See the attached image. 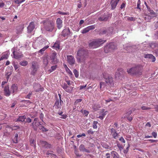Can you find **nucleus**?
Instances as JSON below:
<instances>
[{"mask_svg":"<svg viewBox=\"0 0 158 158\" xmlns=\"http://www.w3.org/2000/svg\"><path fill=\"white\" fill-rule=\"evenodd\" d=\"M143 67L140 64L135 65L130 69H127V72L131 75H134L136 76L141 75L143 72Z\"/></svg>","mask_w":158,"mask_h":158,"instance_id":"f257e3e1","label":"nucleus"},{"mask_svg":"<svg viewBox=\"0 0 158 158\" xmlns=\"http://www.w3.org/2000/svg\"><path fill=\"white\" fill-rule=\"evenodd\" d=\"M88 57L87 52L84 50H79L77 53L76 58L78 63H84Z\"/></svg>","mask_w":158,"mask_h":158,"instance_id":"f03ea898","label":"nucleus"},{"mask_svg":"<svg viewBox=\"0 0 158 158\" xmlns=\"http://www.w3.org/2000/svg\"><path fill=\"white\" fill-rule=\"evenodd\" d=\"M43 24V28L48 31H52L54 29V23L48 19H45L42 21Z\"/></svg>","mask_w":158,"mask_h":158,"instance_id":"7ed1b4c3","label":"nucleus"},{"mask_svg":"<svg viewBox=\"0 0 158 158\" xmlns=\"http://www.w3.org/2000/svg\"><path fill=\"white\" fill-rule=\"evenodd\" d=\"M102 74L106 83L110 87H114V81L113 78L106 72H104Z\"/></svg>","mask_w":158,"mask_h":158,"instance_id":"20e7f679","label":"nucleus"},{"mask_svg":"<svg viewBox=\"0 0 158 158\" xmlns=\"http://www.w3.org/2000/svg\"><path fill=\"white\" fill-rule=\"evenodd\" d=\"M106 41V40H103L101 39H97L90 43L89 44V46L91 48H96L100 46Z\"/></svg>","mask_w":158,"mask_h":158,"instance_id":"39448f33","label":"nucleus"},{"mask_svg":"<svg viewBox=\"0 0 158 158\" xmlns=\"http://www.w3.org/2000/svg\"><path fill=\"white\" fill-rule=\"evenodd\" d=\"M31 64V68L32 69V70L31 71V73L33 75H34L37 71L38 65L37 62L36 61L32 62Z\"/></svg>","mask_w":158,"mask_h":158,"instance_id":"423d86ee","label":"nucleus"},{"mask_svg":"<svg viewBox=\"0 0 158 158\" xmlns=\"http://www.w3.org/2000/svg\"><path fill=\"white\" fill-rule=\"evenodd\" d=\"M62 88L67 92L71 93L73 90V87L68 85L67 84L64 83L62 86Z\"/></svg>","mask_w":158,"mask_h":158,"instance_id":"0eeeda50","label":"nucleus"},{"mask_svg":"<svg viewBox=\"0 0 158 158\" xmlns=\"http://www.w3.org/2000/svg\"><path fill=\"white\" fill-rule=\"evenodd\" d=\"M67 61L70 65H73L74 64L75 60L73 56L72 55H69L67 56Z\"/></svg>","mask_w":158,"mask_h":158,"instance_id":"6e6552de","label":"nucleus"},{"mask_svg":"<svg viewBox=\"0 0 158 158\" xmlns=\"http://www.w3.org/2000/svg\"><path fill=\"white\" fill-rule=\"evenodd\" d=\"M110 135L114 139H116L118 137V134L117 133L115 129L112 128L110 130Z\"/></svg>","mask_w":158,"mask_h":158,"instance_id":"1a4fd4ad","label":"nucleus"},{"mask_svg":"<svg viewBox=\"0 0 158 158\" xmlns=\"http://www.w3.org/2000/svg\"><path fill=\"white\" fill-rule=\"evenodd\" d=\"M34 23L32 22L30 23L29 26L27 27V31L28 33H31L35 28Z\"/></svg>","mask_w":158,"mask_h":158,"instance_id":"9d476101","label":"nucleus"},{"mask_svg":"<svg viewBox=\"0 0 158 158\" xmlns=\"http://www.w3.org/2000/svg\"><path fill=\"white\" fill-rule=\"evenodd\" d=\"M95 27L94 25L89 26L84 29L82 31L81 33L83 34L85 33L89 32L90 30L94 29Z\"/></svg>","mask_w":158,"mask_h":158,"instance_id":"9b49d317","label":"nucleus"},{"mask_svg":"<svg viewBox=\"0 0 158 158\" xmlns=\"http://www.w3.org/2000/svg\"><path fill=\"white\" fill-rule=\"evenodd\" d=\"M56 53L54 51L52 52L50 56V59L51 60L52 63H54L56 60Z\"/></svg>","mask_w":158,"mask_h":158,"instance_id":"f8f14e48","label":"nucleus"},{"mask_svg":"<svg viewBox=\"0 0 158 158\" xmlns=\"http://www.w3.org/2000/svg\"><path fill=\"white\" fill-rule=\"evenodd\" d=\"M33 88L36 92H39L40 91H42L41 90V86L38 83H34L33 84Z\"/></svg>","mask_w":158,"mask_h":158,"instance_id":"ddd939ff","label":"nucleus"},{"mask_svg":"<svg viewBox=\"0 0 158 158\" xmlns=\"http://www.w3.org/2000/svg\"><path fill=\"white\" fill-rule=\"evenodd\" d=\"M123 73V69L122 68L118 69L116 72L115 74V77H119L120 76L122 75Z\"/></svg>","mask_w":158,"mask_h":158,"instance_id":"4468645a","label":"nucleus"},{"mask_svg":"<svg viewBox=\"0 0 158 158\" xmlns=\"http://www.w3.org/2000/svg\"><path fill=\"white\" fill-rule=\"evenodd\" d=\"M40 143L42 146L46 148H50L51 147V144L48 143L47 142L45 141H41Z\"/></svg>","mask_w":158,"mask_h":158,"instance_id":"2eb2a0df","label":"nucleus"},{"mask_svg":"<svg viewBox=\"0 0 158 158\" xmlns=\"http://www.w3.org/2000/svg\"><path fill=\"white\" fill-rule=\"evenodd\" d=\"M57 27L59 29H60L62 26V21L60 18L57 19L56 21Z\"/></svg>","mask_w":158,"mask_h":158,"instance_id":"dca6fc26","label":"nucleus"},{"mask_svg":"<svg viewBox=\"0 0 158 158\" xmlns=\"http://www.w3.org/2000/svg\"><path fill=\"white\" fill-rule=\"evenodd\" d=\"M145 58H148L151 59L152 62H154L156 60L155 57L151 54H147L144 55Z\"/></svg>","mask_w":158,"mask_h":158,"instance_id":"f3484780","label":"nucleus"},{"mask_svg":"<svg viewBox=\"0 0 158 158\" xmlns=\"http://www.w3.org/2000/svg\"><path fill=\"white\" fill-rule=\"evenodd\" d=\"M9 86H6L4 89V93L5 96H9L10 95V93L11 92L10 91L9 89Z\"/></svg>","mask_w":158,"mask_h":158,"instance_id":"a211bd4d","label":"nucleus"},{"mask_svg":"<svg viewBox=\"0 0 158 158\" xmlns=\"http://www.w3.org/2000/svg\"><path fill=\"white\" fill-rule=\"evenodd\" d=\"M119 0H112L111 2L112 9H114L116 7Z\"/></svg>","mask_w":158,"mask_h":158,"instance_id":"6ab92c4d","label":"nucleus"},{"mask_svg":"<svg viewBox=\"0 0 158 158\" xmlns=\"http://www.w3.org/2000/svg\"><path fill=\"white\" fill-rule=\"evenodd\" d=\"M62 35L65 37L70 34V30L69 28H66L64 29L62 32Z\"/></svg>","mask_w":158,"mask_h":158,"instance_id":"aec40b11","label":"nucleus"},{"mask_svg":"<svg viewBox=\"0 0 158 158\" xmlns=\"http://www.w3.org/2000/svg\"><path fill=\"white\" fill-rule=\"evenodd\" d=\"M18 89L17 85L14 84L12 85L10 88V92L12 93L16 92Z\"/></svg>","mask_w":158,"mask_h":158,"instance_id":"412c9836","label":"nucleus"},{"mask_svg":"<svg viewBox=\"0 0 158 158\" xmlns=\"http://www.w3.org/2000/svg\"><path fill=\"white\" fill-rule=\"evenodd\" d=\"M109 45L110 49L111 51L115 50L117 48L116 46L113 43H111L108 44Z\"/></svg>","mask_w":158,"mask_h":158,"instance_id":"4be33fe9","label":"nucleus"},{"mask_svg":"<svg viewBox=\"0 0 158 158\" xmlns=\"http://www.w3.org/2000/svg\"><path fill=\"white\" fill-rule=\"evenodd\" d=\"M13 53L14 58L16 59H18L21 58L22 57V55L20 54L19 53H15V51H13Z\"/></svg>","mask_w":158,"mask_h":158,"instance_id":"5701e85b","label":"nucleus"},{"mask_svg":"<svg viewBox=\"0 0 158 158\" xmlns=\"http://www.w3.org/2000/svg\"><path fill=\"white\" fill-rule=\"evenodd\" d=\"M52 48L56 50L60 49V44L58 41H56L54 45L52 46Z\"/></svg>","mask_w":158,"mask_h":158,"instance_id":"b1692460","label":"nucleus"},{"mask_svg":"<svg viewBox=\"0 0 158 158\" xmlns=\"http://www.w3.org/2000/svg\"><path fill=\"white\" fill-rule=\"evenodd\" d=\"M23 27L21 25H19L16 27V29L17 30V33L19 34L23 30Z\"/></svg>","mask_w":158,"mask_h":158,"instance_id":"393cba45","label":"nucleus"},{"mask_svg":"<svg viewBox=\"0 0 158 158\" xmlns=\"http://www.w3.org/2000/svg\"><path fill=\"white\" fill-rule=\"evenodd\" d=\"M26 119V117L25 115L21 116H19V118L16 120V121L23 122Z\"/></svg>","mask_w":158,"mask_h":158,"instance_id":"a878e982","label":"nucleus"},{"mask_svg":"<svg viewBox=\"0 0 158 158\" xmlns=\"http://www.w3.org/2000/svg\"><path fill=\"white\" fill-rule=\"evenodd\" d=\"M54 106L55 108L58 109L61 107V105L59 104V99H56V101L55 103Z\"/></svg>","mask_w":158,"mask_h":158,"instance_id":"bb28decb","label":"nucleus"},{"mask_svg":"<svg viewBox=\"0 0 158 158\" xmlns=\"http://www.w3.org/2000/svg\"><path fill=\"white\" fill-rule=\"evenodd\" d=\"M111 154L113 158H119L118 154L114 151H112Z\"/></svg>","mask_w":158,"mask_h":158,"instance_id":"cd10ccee","label":"nucleus"},{"mask_svg":"<svg viewBox=\"0 0 158 158\" xmlns=\"http://www.w3.org/2000/svg\"><path fill=\"white\" fill-rule=\"evenodd\" d=\"M107 113L108 111H105V110L103 109L101 110L100 112V114L101 115H102L103 117H104Z\"/></svg>","mask_w":158,"mask_h":158,"instance_id":"c85d7f7f","label":"nucleus"},{"mask_svg":"<svg viewBox=\"0 0 158 158\" xmlns=\"http://www.w3.org/2000/svg\"><path fill=\"white\" fill-rule=\"evenodd\" d=\"M108 19V18L106 16H102L101 17H99L98 19L100 21H106Z\"/></svg>","mask_w":158,"mask_h":158,"instance_id":"c756f323","label":"nucleus"},{"mask_svg":"<svg viewBox=\"0 0 158 158\" xmlns=\"http://www.w3.org/2000/svg\"><path fill=\"white\" fill-rule=\"evenodd\" d=\"M104 51L105 53H108L110 52H111L110 50V49L109 45L108 44H107L104 47Z\"/></svg>","mask_w":158,"mask_h":158,"instance_id":"7c9ffc66","label":"nucleus"},{"mask_svg":"<svg viewBox=\"0 0 158 158\" xmlns=\"http://www.w3.org/2000/svg\"><path fill=\"white\" fill-rule=\"evenodd\" d=\"M8 57V55L7 54H3L0 58V61L2 60L7 59Z\"/></svg>","mask_w":158,"mask_h":158,"instance_id":"2f4dec72","label":"nucleus"},{"mask_svg":"<svg viewBox=\"0 0 158 158\" xmlns=\"http://www.w3.org/2000/svg\"><path fill=\"white\" fill-rule=\"evenodd\" d=\"M30 143L31 145L32 146H35L36 140L34 139H30Z\"/></svg>","mask_w":158,"mask_h":158,"instance_id":"473e14b6","label":"nucleus"},{"mask_svg":"<svg viewBox=\"0 0 158 158\" xmlns=\"http://www.w3.org/2000/svg\"><path fill=\"white\" fill-rule=\"evenodd\" d=\"M100 88L103 91V89L106 86L105 83L104 82H102V81L100 83Z\"/></svg>","mask_w":158,"mask_h":158,"instance_id":"72a5a7b5","label":"nucleus"},{"mask_svg":"<svg viewBox=\"0 0 158 158\" xmlns=\"http://www.w3.org/2000/svg\"><path fill=\"white\" fill-rule=\"evenodd\" d=\"M157 45L158 44L155 43H152L150 44V47L152 49L155 48Z\"/></svg>","mask_w":158,"mask_h":158,"instance_id":"f704fd0d","label":"nucleus"},{"mask_svg":"<svg viewBox=\"0 0 158 158\" xmlns=\"http://www.w3.org/2000/svg\"><path fill=\"white\" fill-rule=\"evenodd\" d=\"M150 12V14L152 15V18L155 17L156 16V13L153 11V10H151L150 11H149Z\"/></svg>","mask_w":158,"mask_h":158,"instance_id":"c9c22d12","label":"nucleus"},{"mask_svg":"<svg viewBox=\"0 0 158 158\" xmlns=\"http://www.w3.org/2000/svg\"><path fill=\"white\" fill-rule=\"evenodd\" d=\"M57 66L56 65L52 66L51 68L48 70L49 71V73H51L54 71L56 68Z\"/></svg>","mask_w":158,"mask_h":158,"instance_id":"e433bc0d","label":"nucleus"},{"mask_svg":"<svg viewBox=\"0 0 158 158\" xmlns=\"http://www.w3.org/2000/svg\"><path fill=\"white\" fill-rule=\"evenodd\" d=\"M28 64V62L26 61H23L20 62V64L23 66H25Z\"/></svg>","mask_w":158,"mask_h":158,"instance_id":"4c0bfd02","label":"nucleus"},{"mask_svg":"<svg viewBox=\"0 0 158 158\" xmlns=\"http://www.w3.org/2000/svg\"><path fill=\"white\" fill-rule=\"evenodd\" d=\"M39 128L42 131H48V130L41 125L39 126Z\"/></svg>","mask_w":158,"mask_h":158,"instance_id":"58836bf2","label":"nucleus"},{"mask_svg":"<svg viewBox=\"0 0 158 158\" xmlns=\"http://www.w3.org/2000/svg\"><path fill=\"white\" fill-rule=\"evenodd\" d=\"M18 136V135L17 134H15V137L13 139V141L14 143H17L18 140L17 138Z\"/></svg>","mask_w":158,"mask_h":158,"instance_id":"ea45409f","label":"nucleus"},{"mask_svg":"<svg viewBox=\"0 0 158 158\" xmlns=\"http://www.w3.org/2000/svg\"><path fill=\"white\" fill-rule=\"evenodd\" d=\"M102 147L106 149H109L110 148V146L106 143H102Z\"/></svg>","mask_w":158,"mask_h":158,"instance_id":"a19ab883","label":"nucleus"},{"mask_svg":"<svg viewBox=\"0 0 158 158\" xmlns=\"http://www.w3.org/2000/svg\"><path fill=\"white\" fill-rule=\"evenodd\" d=\"M65 81L67 83V84L68 85L70 86L71 85H72L73 84H74L73 81L70 80H67L66 79H65Z\"/></svg>","mask_w":158,"mask_h":158,"instance_id":"79ce46f5","label":"nucleus"},{"mask_svg":"<svg viewBox=\"0 0 158 158\" xmlns=\"http://www.w3.org/2000/svg\"><path fill=\"white\" fill-rule=\"evenodd\" d=\"M44 64L46 66L48 64V58L46 57H44L43 59Z\"/></svg>","mask_w":158,"mask_h":158,"instance_id":"37998d69","label":"nucleus"},{"mask_svg":"<svg viewBox=\"0 0 158 158\" xmlns=\"http://www.w3.org/2000/svg\"><path fill=\"white\" fill-rule=\"evenodd\" d=\"M25 0H15V2L18 4H19L24 2Z\"/></svg>","mask_w":158,"mask_h":158,"instance_id":"c03bdc74","label":"nucleus"},{"mask_svg":"<svg viewBox=\"0 0 158 158\" xmlns=\"http://www.w3.org/2000/svg\"><path fill=\"white\" fill-rule=\"evenodd\" d=\"M73 73H74L75 77L77 78L79 76V73L76 69H74L73 70Z\"/></svg>","mask_w":158,"mask_h":158,"instance_id":"a18cd8bd","label":"nucleus"},{"mask_svg":"<svg viewBox=\"0 0 158 158\" xmlns=\"http://www.w3.org/2000/svg\"><path fill=\"white\" fill-rule=\"evenodd\" d=\"M144 15L145 16H148V17H149V18L148 19H147V17H145V20L146 21H147V22H149L150 20V19H151L152 18V17L151 16H149L147 14H146V13H145L144 14Z\"/></svg>","mask_w":158,"mask_h":158,"instance_id":"49530a36","label":"nucleus"},{"mask_svg":"<svg viewBox=\"0 0 158 158\" xmlns=\"http://www.w3.org/2000/svg\"><path fill=\"white\" fill-rule=\"evenodd\" d=\"M48 47L49 46L48 45L45 46L44 48L41 49L40 51H39V52H44L46 49L48 48Z\"/></svg>","mask_w":158,"mask_h":158,"instance_id":"de8ad7c7","label":"nucleus"},{"mask_svg":"<svg viewBox=\"0 0 158 158\" xmlns=\"http://www.w3.org/2000/svg\"><path fill=\"white\" fill-rule=\"evenodd\" d=\"M35 124L36 126H40L43 124V122H39V121L35 122Z\"/></svg>","mask_w":158,"mask_h":158,"instance_id":"09e8293b","label":"nucleus"},{"mask_svg":"<svg viewBox=\"0 0 158 158\" xmlns=\"http://www.w3.org/2000/svg\"><path fill=\"white\" fill-rule=\"evenodd\" d=\"M98 122L97 121H94L93 123V127L94 128L96 129L97 128V124Z\"/></svg>","mask_w":158,"mask_h":158,"instance_id":"8fccbe9b","label":"nucleus"},{"mask_svg":"<svg viewBox=\"0 0 158 158\" xmlns=\"http://www.w3.org/2000/svg\"><path fill=\"white\" fill-rule=\"evenodd\" d=\"M66 70L67 72L70 75H73L72 72L70 71V70L68 67H67V69H66Z\"/></svg>","mask_w":158,"mask_h":158,"instance_id":"3c124183","label":"nucleus"},{"mask_svg":"<svg viewBox=\"0 0 158 158\" xmlns=\"http://www.w3.org/2000/svg\"><path fill=\"white\" fill-rule=\"evenodd\" d=\"M141 4V1L140 0H138L137 3V8L139 9L140 10L141 9L140 7V5Z\"/></svg>","mask_w":158,"mask_h":158,"instance_id":"603ef678","label":"nucleus"},{"mask_svg":"<svg viewBox=\"0 0 158 158\" xmlns=\"http://www.w3.org/2000/svg\"><path fill=\"white\" fill-rule=\"evenodd\" d=\"M141 109L143 110H149L151 109V108L150 107H148L146 106H142L141 107Z\"/></svg>","mask_w":158,"mask_h":158,"instance_id":"864d4df0","label":"nucleus"},{"mask_svg":"<svg viewBox=\"0 0 158 158\" xmlns=\"http://www.w3.org/2000/svg\"><path fill=\"white\" fill-rule=\"evenodd\" d=\"M32 92H29V94L25 97L26 98L30 99V97L32 95Z\"/></svg>","mask_w":158,"mask_h":158,"instance_id":"5fc2aeb1","label":"nucleus"},{"mask_svg":"<svg viewBox=\"0 0 158 158\" xmlns=\"http://www.w3.org/2000/svg\"><path fill=\"white\" fill-rule=\"evenodd\" d=\"M19 128V127L18 126H14L12 127V130H16Z\"/></svg>","mask_w":158,"mask_h":158,"instance_id":"6e6d98bb","label":"nucleus"},{"mask_svg":"<svg viewBox=\"0 0 158 158\" xmlns=\"http://www.w3.org/2000/svg\"><path fill=\"white\" fill-rule=\"evenodd\" d=\"M79 2V3L77 4V6L78 8H80L81 7V0H78V1Z\"/></svg>","mask_w":158,"mask_h":158,"instance_id":"4d7b16f0","label":"nucleus"},{"mask_svg":"<svg viewBox=\"0 0 158 158\" xmlns=\"http://www.w3.org/2000/svg\"><path fill=\"white\" fill-rule=\"evenodd\" d=\"M11 74V73L10 72L7 73L6 74V78L8 80L9 77L10 76Z\"/></svg>","mask_w":158,"mask_h":158,"instance_id":"13d9d810","label":"nucleus"},{"mask_svg":"<svg viewBox=\"0 0 158 158\" xmlns=\"http://www.w3.org/2000/svg\"><path fill=\"white\" fill-rule=\"evenodd\" d=\"M81 112L82 113H83V114L84 115H85V116H87L88 114H89V112L88 111H87L86 110H84L83 111V112H82V110H81Z\"/></svg>","mask_w":158,"mask_h":158,"instance_id":"bf43d9fd","label":"nucleus"},{"mask_svg":"<svg viewBox=\"0 0 158 158\" xmlns=\"http://www.w3.org/2000/svg\"><path fill=\"white\" fill-rule=\"evenodd\" d=\"M152 135L154 138H156L157 137V133L155 132H153L152 133Z\"/></svg>","mask_w":158,"mask_h":158,"instance_id":"052dcab7","label":"nucleus"},{"mask_svg":"<svg viewBox=\"0 0 158 158\" xmlns=\"http://www.w3.org/2000/svg\"><path fill=\"white\" fill-rule=\"evenodd\" d=\"M106 31L105 30H101L99 34L100 35L105 34L106 33Z\"/></svg>","mask_w":158,"mask_h":158,"instance_id":"680f3d73","label":"nucleus"},{"mask_svg":"<svg viewBox=\"0 0 158 158\" xmlns=\"http://www.w3.org/2000/svg\"><path fill=\"white\" fill-rule=\"evenodd\" d=\"M127 20H128L134 21L135 20V19L133 17H128L127 18Z\"/></svg>","mask_w":158,"mask_h":158,"instance_id":"e2e57ef3","label":"nucleus"},{"mask_svg":"<svg viewBox=\"0 0 158 158\" xmlns=\"http://www.w3.org/2000/svg\"><path fill=\"white\" fill-rule=\"evenodd\" d=\"M58 13L59 14L61 15H68V13H67L66 12H61L60 11H58Z\"/></svg>","mask_w":158,"mask_h":158,"instance_id":"0e129e2a","label":"nucleus"},{"mask_svg":"<svg viewBox=\"0 0 158 158\" xmlns=\"http://www.w3.org/2000/svg\"><path fill=\"white\" fill-rule=\"evenodd\" d=\"M119 140L122 143H125V140L123 138V137H122L121 138H119Z\"/></svg>","mask_w":158,"mask_h":158,"instance_id":"69168bd1","label":"nucleus"},{"mask_svg":"<svg viewBox=\"0 0 158 158\" xmlns=\"http://www.w3.org/2000/svg\"><path fill=\"white\" fill-rule=\"evenodd\" d=\"M67 117V115L66 114H63L61 115L60 118L63 119H65Z\"/></svg>","mask_w":158,"mask_h":158,"instance_id":"338daca9","label":"nucleus"},{"mask_svg":"<svg viewBox=\"0 0 158 158\" xmlns=\"http://www.w3.org/2000/svg\"><path fill=\"white\" fill-rule=\"evenodd\" d=\"M50 156L51 157V158H56L57 157L56 155L53 153L50 154Z\"/></svg>","mask_w":158,"mask_h":158,"instance_id":"774afa93","label":"nucleus"}]
</instances>
